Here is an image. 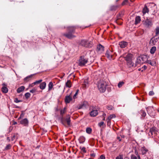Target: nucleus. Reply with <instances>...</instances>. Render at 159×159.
Instances as JSON below:
<instances>
[{
    "label": "nucleus",
    "mask_w": 159,
    "mask_h": 159,
    "mask_svg": "<svg viewBox=\"0 0 159 159\" xmlns=\"http://www.w3.org/2000/svg\"><path fill=\"white\" fill-rule=\"evenodd\" d=\"M141 20V18L140 16H136L135 18V25H137V24H138L139 23H140Z\"/></svg>",
    "instance_id": "22"
},
{
    "label": "nucleus",
    "mask_w": 159,
    "mask_h": 159,
    "mask_svg": "<svg viewBox=\"0 0 159 159\" xmlns=\"http://www.w3.org/2000/svg\"><path fill=\"white\" fill-rule=\"evenodd\" d=\"M53 83L52 82V81L50 82L49 83L48 85V91H50L52 89L53 87Z\"/></svg>",
    "instance_id": "27"
},
{
    "label": "nucleus",
    "mask_w": 159,
    "mask_h": 159,
    "mask_svg": "<svg viewBox=\"0 0 159 159\" xmlns=\"http://www.w3.org/2000/svg\"><path fill=\"white\" fill-rule=\"evenodd\" d=\"M120 17H117V19L116 20V22L118 24L121 25L122 24V21L120 20Z\"/></svg>",
    "instance_id": "33"
},
{
    "label": "nucleus",
    "mask_w": 159,
    "mask_h": 159,
    "mask_svg": "<svg viewBox=\"0 0 159 159\" xmlns=\"http://www.w3.org/2000/svg\"><path fill=\"white\" fill-rule=\"evenodd\" d=\"M147 63L154 66H155L156 65V62L155 59H153L152 60H148L147 62Z\"/></svg>",
    "instance_id": "14"
},
{
    "label": "nucleus",
    "mask_w": 159,
    "mask_h": 159,
    "mask_svg": "<svg viewBox=\"0 0 159 159\" xmlns=\"http://www.w3.org/2000/svg\"><path fill=\"white\" fill-rule=\"evenodd\" d=\"M154 94V92L152 91H150L149 93V95L150 96L153 95Z\"/></svg>",
    "instance_id": "53"
},
{
    "label": "nucleus",
    "mask_w": 159,
    "mask_h": 159,
    "mask_svg": "<svg viewBox=\"0 0 159 159\" xmlns=\"http://www.w3.org/2000/svg\"><path fill=\"white\" fill-rule=\"evenodd\" d=\"M148 150L145 147H142L141 149V151L143 155H144L148 151Z\"/></svg>",
    "instance_id": "26"
},
{
    "label": "nucleus",
    "mask_w": 159,
    "mask_h": 159,
    "mask_svg": "<svg viewBox=\"0 0 159 159\" xmlns=\"http://www.w3.org/2000/svg\"><path fill=\"white\" fill-rule=\"evenodd\" d=\"M7 140L8 141V142H10V138L9 137H7Z\"/></svg>",
    "instance_id": "61"
},
{
    "label": "nucleus",
    "mask_w": 159,
    "mask_h": 159,
    "mask_svg": "<svg viewBox=\"0 0 159 159\" xmlns=\"http://www.w3.org/2000/svg\"><path fill=\"white\" fill-rule=\"evenodd\" d=\"M116 159H123V156L122 155H119L116 157Z\"/></svg>",
    "instance_id": "46"
},
{
    "label": "nucleus",
    "mask_w": 159,
    "mask_h": 159,
    "mask_svg": "<svg viewBox=\"0 0 159 159\" xmlns=\"http://www.w3.org/2000/svg\"><path fill=\"white\" fill-rule=\"evenodd\" d=\"M92 129L90 127H88L86 128V131L87 133L90 134L92 132Z\"/></svg>",
    "instance_id": "37"
},
{
    "label": "nucleus",
    "mask_w": 159,
    "mask_h": 159,
    "mask_svg": "<svg viewBox=\"0 0 159 159\" xmlns=\"http://www.w3.org/2000/svg\"><path fill=\"white\" fill-rule=\"evenodd\" d=\"M33 76V75H30L27 76L24 79V81L25 82H27L30 80Z\"/></svg>",
    "instance_id": "20"
},
{
    "label": "nucleus",
    "mask_w": 159,
    "mask_h": 159,
    "mask_svg": "<svg viewBox=\"0 0 159 159\" xmlns=\"http://www.w3.org/2000/svg\"><path fill=\"white\" fill-rule=\"evenodd\" d=\"M91 157H94L95 156V155L93 153V154H91Z\"/></svg>",
    "instance_id": "63"
},
{
    "label": "nucleus",
    "mask_w": 159,
    "mask_h": 159,
    "mask_svg": "<svg viewBox=\"0 0 159 159\" xmlns=\"http://www.w3.org/2000/svg\"><path fill=\"white\" fill-rule=\"evenodd\" d=\"M124 84V82L123 81L120 82L118 84V87L119 88H121Z\"/></svg>",
    "instance_id": "38"
},
{
    "label": "nucleus",
    "mask_w": 159,
    "mask_h": 159,
    "mask_svg": "<svg viewBox=\"0 0 159 159\" xmlns=\"http://www.w3.org/2000/svg\"><path fill=\"white\" fill-rule=\"evenodd\" d=\"M104 47L102 45L100 44L97 46V51L99 53L102 52L104 51Z\"/></svg>",
    "instance_id": "10"
},
{
    "label": "nucleus",
    "mask_w": 159,
    "mask_h": 159,
    "mask_svg": "<svg viewBox=\"0 0 159 159\" xmlns=\"http://www.w3.org/2000/svg\"><path fill=\"white\" fill-rule=\"evenodd\" d=\"M107 108L108 110H111L113 109V106H112L111 105H108L107 106Z\"/></svg>",
    "instance_id": "45"
},
{
    "label": "nucleus",
    "mask_w": 159,
    "mask_h": 159,
    "mask_svg": "<svg viewBox=\"0 0 159 159\" xmlns=\"http://www.w3.org/2000/svg\"><path fill=\"white\" fill-rule=\"evenodd\" d=\"M14 101L15 102H16V103H18L20 102H21V101L18 100L17 98H16L15 99Z\"/></svg>",
    "instance_id": "56"
},
{
    "label": "nucleus",
    "mask_w": 159,
    "mask_h": 159,
    "mask_svg": "<svg viewBox=\"0 0 159 159\" xmlns=\"http://www.w3.org/2000/svg\"><path fill=\"white\" fill-rule=\"evenodd\" d=\"M119 0H116V2H118Z\"/></svg>",
    "instance_id": "64"
},
{
    "label": "nucleus",
    "mask_w": 159,
    "mask_h": 159,
    "mask_svg": "<svg viewBox=\"0 0 159 159\" xmlns=\"http://www.w3.org/2000/svg\"><path fill=\"white\" fill-rule=\"evenodd\" d=\"M11 146L10 144L7 145L5 148V150L10 149L11 148Z\"/></svg>",
    "instance_id": "42"
},
{
    "label": "nucleus",
    "mask_w": 159,
    "mask_h": 159,
    "mask_svg": "<svg viewBox=\"0 0 159 159\" xmlns=\"http://www.w3.org/2000/svg\"><path fill=\"white\" fill-rule=\"evenodd\" d=\"M66 108L64 107L63 109H61L60 111V114L62 116L66 111Z\"/></svg>",
    "instance_id": "32"
},
{
    "label": "nucleus",
    "mask_w": 159,
    "mask_h": 159,
    "mask_svg": "<svg viewBox=\"0 0 159 159\" xmlns=\"http://www.w3.org/2000/svg\"><path fill=\"white\" fill-rule=\"evenodd\" d=\"M25 89V87L24 86H21L18 88L17 89V92L18 93H20L21 92L23 91Z\"/></svg>",
    "instance_id": "23"
},
{
    "label": "nucleus",
    "mask_w": 159,
    "mask_h": 159,
    "mask_svg": "<svg viewBox=\"0 0 159 159\" xmlns=\"http://www.w3.org/2000/svg\"><path fill=\"white\" fill-rule=\"evenodd\" d=\"M88 62V59L84 57H80L79 60V64L80 66H83Z\"/></svg>",
    "instance_id": "4"
},
{
    "label": "nucleus",
    "mask_w": 159,
    "mask_h": 159,
    "mask_svg": "<svg viewBox=\"0 0 159 159\" xmlns=\"http://www.w3.org/2000/svg\"><path fill=\"white\" fill-rule=\"evenodd\" d=\"M116 117V115L114 114H113L109 116H108L107 118V119H108V120H111V119L113 118H115Z\"/></svg>",
    "instance_id": "36"
},
{
    "label": "nucleus",
    "mask_w": 159,
    "mask_h": 159,
    "mask_svg": "<svg viewBox=\"0 0 159 159\" xmlns=\"http://www.w3.org/2000/svg\"><path fill=\"white\" fill-rule=\"evenodd\" d=\"M80 44L83 46L85 47H91L92 44L91 41L87 40H82L80 42Z\"/></svg>",
    "instance_id": "3"
},
{
    "label": "nucleus",
    "mask_w": 159,
    "mask_h": 159,
    "mask_svg": "<svg viewBox=\"0 0 159 159\" xmlns=\"http://www.w3.org/2000/svg\"><path fill=\"white\" fill-rule=\"evenodd\" d=\"M149 11L148 9L147 6L145 5L144 7L143 8V12L144 14L148 12Z\"/></svg>",
    "instance_id": "28"
},
{
    "label": "nucleus",
    "mask_w": 159,
    "mask_h": 159,
    "mask_svg": "<svg viewBox=\"0 0 159 159\" xmlns=\"http://www.w3.org/2000/svg\"><path fill=\"white\" fill-rule=\"evenodd\" d=\"M36 84H34V82L31 84H30L29 85V87H33Z\"/></svg>",
    "instance_id": "55"
},
{
    "label": "nucleus",
    "mask_w": 159,
    "mask_h": 159,
    "mask_svg": "<svg viewBox=\"0 0 159 159\" xmlns=\"http://www.w3.org/2000/svg\"><path fill=\"white\" fill-rule=\"evenodd\" d=\"M118 7V6L117 5H113L110 7V9L111 11L115 10Z\"/></svg>",
    "instance_id": "34"
},
{
    "label": "nucleus",
    "mask_w": 159,
    "mask_h": 159,
    "mask_svg": "<svg viewBox=\"0 0 159 159\" xmlns=\"http://www.w3.org/2000/svg\"><path fill=\"white\" fill-rule=\"evenodd\" d=\"M88 103L86 101H84L79 105L78 107L79 109H85L88 107Z\"/></svg>",
    "instance_id": "6"
},
{
    "label": "nucleus",
    "mask_w": 159,
    "mask_h": 159,
    "mask_svg": "<svg viewBox=\"0 0 159 159\" xmlns=\"http://www.w3.org/2000/svg\"><path fill=\"white\" fill-rule=\"evenodd\" d=\"M106 83L103 81H100L98 83V87L99 90L101 93H104L106 90Z\"/></svg>",
    "instance_id": "2"
},
{
    "label": "nucleus",
    "mask_w": 159,
    "mask_h": 159,
    "mask_svg": "<svg viewBox=\"0 0 159 159\" xmlns=\"http://www.w3.org/2000/svg\"><path fill=\"white\" fill-rule=\"evenodd\" d=\"M88 80L87 79L84 80V83L83 84V87L84 88H86L88 86Z\"/></svg>",
    "instance_id": "25"
},
{
    "label": "nucleus",
    "mask_w": 159,
    "mask_h": 159,
    "mask_svg": "<svg viewBox=\"0 0 159 159\" xmlns=\"http://www.w3.org/2000/svg\"><path fill=\"white\" fill-rule=\"evenodd\" d=\"M106 120L107 121V125L108 126H110L111 123V120H108V119L107 118Z\"/></svg>",
    "instance_id": "48"
},
{
    "label": "nucleus",
    "mask_w": 159,
    "mask_h": 159,
    "mask_svg": "<svg viewBox=\"0 0 159 159\" xmlns=\"http://www.w3.org/2000/svg\"><path fill=\"white\" fill-rule=\"evenodd\" d=\"M142 69H143V70H142V71H143V70H145L147 69V66H146L144 65L142 68Z\"/></svg>",
    "instance_id": "57"
},
{
    "label": "nucleus",
    "mask_w": 159,
    "mask_h": 159,
    "mask_svg": "<svg viewBox=\"0 0 159 159\" xmlns=\"http://www.w3.org/2000/svg\"><path fill=\"white\" fill-rule=\"evenodd\" d=\"M66 120L67 122V125H70V117L69 115L67 116V118L66 119Z\"/></svg>",
    "instance_id": "35"
},
{
    "label": "nucleus",
    "mask_w": 159,
    "mask_h": 159,
    "mask_svg": "<svg viewBox=\"0 0 159 159\" xmlns=\"http://www.w3.org/2000/svg\"><path fill=\"white\" fill-rule=\"evenodd\" d=\"M128 2V0H124L121 4L122 6L126 5Z\"/></svg>",
    "instance_id": "47"
},
{
    "label": "nucleus",
    "mask_w": 159,
    "mask_h": 159,
    "mask_svg": "<svg viewBox=\"0 0 159 159\" xmlns=\"http://www.w3.org/2000/svg\"><path fill=\"white\" fill-rule=\"evenodd\" d=\"M2 92L4 93H7L8 91V89L7 87L5 86H3L2 88Z\"/></svg>",
    "instance_id": "31"
},
{
    "label": "nucleus",
    "mask_w": 159,
    "mask_h": 159,
    "mask_svg": "<svg viewBox=\"0 0 159 159\" xmlns=\"http://www.w3.org/2000/svg\"><path fill=\"white\" fill-rule=\"evenodd\" d=\"M143 24L147 28L151 27L152 25V21L148 19L143 21Z\"/></svg>",
    "instance_id": "5"
},
{
    "label": "nucleus",
    "mask_w": 159,
    "mask_h": 159,
    "mask_svg": "<svg viewBox=\"0 0 159 159\" xmlns=\"http://www.w3.org/2000/svg\"><path fill=\"white\" fill-rule=\"evenodd\" d=\"M79 91V89H77L75 93V94L74 95L73 97V98L74 99H75L77 98V95L78 94V92Z\"/></svg>",
    "instance_id": "39"
},
{
    "label": "nucleus",
    "mask_w": 159,
    "mask_h": 159,
    "mask_svg": "<svg viewBox=\"0 0 159 159\" xmlns=\"http://www.w3.org/2000/svg\"><path fill=\"white\" fill-rule=\"evenodd\" d=\"M15 137H16L15 135H14L11 138V140L12 141L14 140V139H15Z\"/></svg>",
    "instance_id": "58"
},
{
    "label": "nucleus",
    "mask_w": 159,
    "mask_h": 159,
    "mask_svg": "<svg viewBox=\"0 0 159 159\" xmlns=\"http://www.w3.org/2000/svg\"><path fill=\"white\" fill-rule=\"evenodd\" d=\"M117 139L119 140V141H121V139L120 138V137H119V136L117 137Z\"/></svg>",
    "instance_id": "59"
},
{
    "label": "nucleus",
    "mask_w": 159,
    "mask_h": 159,
    "mask_svg": "<svg viewBox=\"0 0 159 159\" xmlns=\"http://www.w3.org/2000/svg\"><path fill=\"white\" fill-rule=\"evenodd\" d=\"M132 159H138L137 157L135 156H134L132 157H131Z\"/></svg>",
    "instance_id": "60"
},
{
    "label": "nucleus",
    "mask_w": 159,
    "mask_h": 159,
    "mask_svg": "<svg viewBox=\"0 0 159 159\" xmlns=\"http://www.w3.org/2000/svg\"><path fill=\"white\" fill-rule=\"evenodd\" d=\"M81 150L84 153H86V148L84 147H83L81 149Z\"/></svg>",
    "instance_id": "50"
},
{
    "label": "nucleus",
    "mask_w": 159,
    "mask_h": 159,
    "mask_svg": "<svg viewBox=\"0 0 159 159\" xmlns=\"http://www.w3.org/2000/svg\"><path fill=\"white\" fill-rule=\"evenodd\" d=\"M106 56L109 60L113 59L112 52L110 50H107L105 54Z\"/></svg>",
    "instance_id": "7"
},
{
    "label": "nucleus",
    "mask_w": 159,
    "mask_h": 159,
    "mask_svg": "<svg viewBox=\"0 0 159 159\" xmlns=\"http://www.w3.org/2000/svg\"><path fill=\"white\" fill-rule=\"evenodd\" d=\"M98 114V112L96 110H92L90 112V115L92 117H94L96 116Z\"/></svg>",
    "instance_id": "17"
},
{
    "label": "nucleus",
    "mask_w": 159,
    "mask_h": 159,
    "mask_svg": "<svg viewBox=\"0 0 159 159\" xmlns=\"http://www.w3.org/2000/svg\"><path fill=\"white\" fill-rule=\"evenodd\" d=\"M42 81V80H39L36 81L35 82H34V84H39Z\"/></svg>",
    "instance_id": "49"
},
{
    "label": "nucleus",
    "mask_w": 159,
    "mask_h": 159,
    "mask_svg": "<svg viewBox=\"0 0 159 159\" xmlns=\"http://www.w3.org/2000/svg\"><path fill=\"white\" fill-rule=\"evenodd\" d=\"M159 39V37L155 38V37H152L150 41V43L152 44V45H155L156 43L157 42Z\"/></svg>",
    "instance_id": "9"
},
{
    "label": "nucleus",
    "mask_w": 159,
    "mask_h": 159,
    "mask_svg": "<svg viewBox=\"0 0 159 159\" xmlns=\"http://www.w3.org/2000/svg\"><path fill=\"white\" fill-rule=\"evenodd\" d=\"M152 109V108H151V107H150V108H148L147 109V111H148V112H149V110H151Z\"/></svg>",
    "instance_id": "62"
},
{
    "label": "nucleus",
    "mask_w": 159,
    "mask_h": 159,
    "mask_svg": "<svg viewBox=\"0 0 159 159\" xmlns=\"http://www.w3.org/2000/svg\"><path fill=\"white\" fill-rule=\"evenodd\" d=\"M132 55L131 54H128L125 57L126 62L132 60Z\"/></svg>",
    "instance_id": "18"
},
{
    "label": "nucleus",
    "mask_w": 159,
    "mask_h": 159,
    "mask_svg": "<svg viewBox=\"0 0 159 159\" xmlns=\"http://www.w3.org/2000/svg\"><path fill=\"white\" fill-rule=\"evenodd\" d=\"M142 63H147L148 60V57L147 55H142L140 56Z\"/></svg>",
    "instance_id": "16"
},
{
    "label": "nucleus",
    "mask_w": 159,
    "mask_h": 159,
    "mask_svg": "<svg viewBox=\"0 0 159 159\" xmlns=\"http://www.w3.org/2000/svg\"><path fill=\"white\" fill-rule=\"evenodd\" d=\"M72 98L70 95L66 96L65 98V101L66 104L69 103L72 100Z\"/></svg>",
    "instance_id": "13"
},
{
    "label": "nucleus",
    "mask_w": 159,
    "mask_h": 159,
    "mask_svg": "<svg viewBox=\"0 0 159 159\" xmlns=\"http://www.w3.org/2000/svg\"><path fill=\"white\" fill-rule=\"evenodd\" d=\"M156 50V47L155 46L152 47L150 50V52L152 54H153Z\"/></svg>",
    "instance_id": "30"
},
{
    "label": "nucleus",
    "mask_w": 159,
    "mask_h": 159,
    "mask_svg": "<svg viewBox=\"0 0 159 159\" xmlns=\"http://www.w3.org/2000/svg\"><path fill=\"white\" fill-rule=\"evenodd\" d=\"M127 65L129 68L134 67L135 65L132 62V60L127 62Z\"/></svg>",
    "instance_id": "21"
},
{
    "label": "nucleus",
    "mask_w": 159,
    "mask_h": 159,
    "mask_svg": "<svg viewBox=\"0 0 159 159\" xmlns=\"http://www.w3.org/2000/svg\"><path fill=\"white\" fill-rule=\"evenodd\" d=\"M77 28L76 26H69L67 27L69 32L68 33L63 34V35L69 39H72L75 37L73 35L75 32V30Z\"/></svg>",
    "instance_id": "1"
},
{
    "label": "nucleus",
    "mask_w": 159,
    "mask_h": 159,
    "mask_svg": "<svg viewBox=\"0 0 159 159\" xmlns=\"http://www.w3.org/2000/svg\"><path fill=\"white\" fill-rule=\"evenodd\" d=\"M66 86L68 88H70L71 87V83L70 80H68L66 83Z\"/></svg>",
    "instance_id": "29"
},
{
    "label": "nucleus",
    "mask_w": 159,
    "mask_h": 159,
    "mask_svg": "<svg viewBox=\"0 0 159 159\" xmlns=\"http://www.w3.org/2000/svg\"><path fill=\"white\" fill-rule=\"evenodd\" d=\"M24 111H22L21 113L20 114V116L19 118V119H21L24 117V116L25 115Z\"/></svg>",
    "instance_id": "43"
},
{
    "label": "nucleus",
    "mask_w": 159,
    "mask_h": 159,
    "mask_svg": "<svg viewBox=\"0 0 159 159\" xmlns=\"http://www.w3.org/2000/svg\"><path fill=\"white\" fill-rule=\"evenodd\" d=\"M20 124L24 126H27L28 125L29 121L27 118H25L20 122Z\"/></svg>",
    "instance_id": "12"
},
{
    "label": "nucleus",
    "mask_w": 159,
    "mask_h": 159,
    "mask_svg": "<svg viewBox=\"0 0 159 159\" xmlns=\"http://www.w3.org/2000/svg\"><path fill=\"white\" fill-rule=\"evenodd\" d=\"M30 94L29 93H27L25 94V96L26 98H29L30 97Z\"/></svg>",
    "instance_id": "44"
},
{
    "label": "nucleus",
    "mask_w": 159,
    "mask_h": 159,
    "mask_svg": "<svg viewBox=\"0 0 159 159\" xmlns=\"http://www.w3.org/2000/svg\"><path fill=\"white\" fill-rule=\"evenodd\" d=\"M36 91V89L35 88H34L30 90V93H34Z\"/></svg>",
    "instance_id": "51"
},
{
    "label": "nucleus",
    "mask_w": 159,
    "mask_h": 159,
    "mask_svg": "<svg viewBox=\"0 0 159 159\" xmlns=\"http://www.w3.org/2000/svg\"><path fill=\"white\" fill-rule=\"evenodd\" d=\"M141 64H143L141 57H138L136 60L134 67L137 66Z\"/></svg>",
    "instance_id": "15"
},
{
    "label": "nucleus",
    "mask_w": 159,
    "mask_h": 159,
    "mask_svg": "<svg viewBox=\"0 0 159 159\" xmlns=\"http://www.w3.org/2000/svg\"><path fill=\"white\" fill-rule=\"evenodd\" d=\"M98 159H105V157L103 155H101Z\"/></svg>",
    "instance_id": "52"
},
{
    "label": "nucleus",
    "mask_w": 159,
    "mask_h": 159,
    "mask_svg": "<svg viewBox=\"0 0 159 159\" xmlns=\"http://www.w3.org/2000/svg\"><path fill=\"white\" fill-rule=\"evenodd\" d=\"M85 138L83 136H80L79 139V143H83L85 142Z\"/></svg>",
    "instance_id": "24"
},
{
    "label": "nucleus",
    "mask_w": 159,
    "mask_h": 159,
    "mask_svg": "<svg viewBox=\"0 0 159 159\" xmlns=\"http://www.w3.org/2000/svg\"><path fill=\"white\" fill-rule=\"evenodd\" d=\"M141 114L142 116L144 117L146 116V113L143 110L141 111Z\"/></svg>",
    "instance_id": "41"
},
{
    "label": "nucleus",
    "mask_w": 159,
    "mask_h": 159,
    "mask_svg": "<svg viewBox=\"0 0 159 159\" xmlns=\"http://www.w3.org/2000/svg\"><path fill=\"white\" fill-rule=\"evenodd\" d=\"M103 124L104 122H101L98 123V125L99 126L101 127L103 125Z\"/></svg>",
    "instance_id": "54"
},
{
    "label": "nucleus",
    "mask_w": 159,
    "mask_h": 159,
    "mask_svg": "<svg viewBox=\"0 0 159 159\" xmlns=\"http://www.w3.org/2000/svg\"><path fill=\"white\" fill-rule=\"evenodd\" d=\"M46 86V84L45 82H44L41 83L39 85V87L40 89L43 90L45 89Z\"/></svg>",
    "instance_id": "19"
},
{
    "label": "nucleus",
    "mask_w": 159,
    "mask_h": 159,
    "mask_svg": "<svg viewBox=\"0 0 159 159\" xmlns=\"http://www.w3.org/2000/svg\"><path fill=\"white\" fill-rule=\"evenodd\" d=\"M156 36L159 34V27H157L155 29Z\"/></svg>",
    "instance_id": "40"
},
{
    "label": "nucleus",
    "mask_w": 159,
    "mask_h": 159,
    "mask_svg": "<svg viewBox=\"0 0 159 159\" xmlns=\"http://www.w3.org/2000/svg\"><path fill=\"white\" fill-rule=\"evenodd\" d=\"M128 45L127 42L125 41H122L120 42L119 45L121 48H124L126 47Z\"/></svg>",
    "instance_id": "11"
},
{
    "label": "nucleus",
    "mask_w": 159,
    "mask_h": 159,
    "mask_svg": "<svg viewBox=\"0 0 159 159\" xmlns=\"http://www.w3.org/2000/svg\"><path fill=\"white\" fill-rule=\"evenodd\" d=\"M149 133H151L152 137L154 136L157 134V129L155 127H152L150 129Z\"/></svg>",
    "instance_id": "8"
}]
</instances>
